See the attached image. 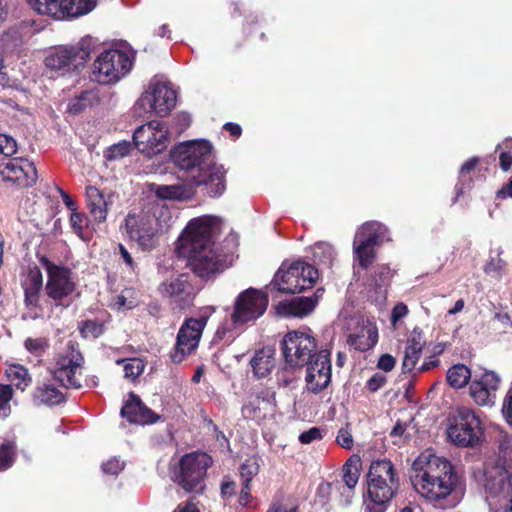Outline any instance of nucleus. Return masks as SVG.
I'll list each match as a JSON object with an SVG mask.
<instances>
[{
  "label": "nucleus",
  "mask_w": 512,
  "mask_h": 512,
  "mask_svg": "<svg viewBox=\"0 0 512 512\" xmlns=\"http://www.w3.org/2000/svg\"><path fill=\"white\" fill-rule=\"evenodd\" d=\"M411 482L416 492L436 508H453L463 497L453 465L431 451L414 460Z\"/></svg>",
  "instance_id": "1"
},
{
  "label": "nucleus",
  "mask_w": 512,
  "mask_h": 512,
  "mask_svg": "<svg viewBox=\"0 0 512 512\" xmlns=\"http://www.w3.org/2000/svg\"><path fill=\"white\" fill-rule=\"evenodd\" d=\"M174 164L189 173L191 181L205 185L212 197L220 196L225 190L223 166L212 164V145L204 139L190 140L176 145L170 152Z\"/></svg>",
  "instance_id": "2"
},
{
  "label": "nucleus",
  "mask_w": 512,
  "mask_h": 512,
  "mask_svg": "<svg viewBox=\"0 0 512 512\" xmlns=\"http://www.w3.org/2000/svg\"><path fill=\"white\" fill-rule=\"evenodd\" d=\"M136 51L128 44L106 49L92 64V77L99 84H116L132 70Z\"/></svg>",
  "instance_id": "3"
},
{
  "label": "nucleus",
  "mask_w": 512,
  "mask_h": 512,
  "mask_svg": "<svg viewBox=\"0 0 512 512\" xmlns=\"http://www.w3.org/2000/svg\"><path fill=\"white\" fill-rule=\"evenodd\" d=\"M284 369H301L317 354V342L310 329L287 332L281 340Z\"/></svg>",
  "instance_id": "4"
},
{
  "label": "nucleus",
  "mask_w": 512,
  "mask_h": 512,
  "mask_svg": "<svg viewBox=\"0 0 512 512\" xmlns=\"http://www.w3.org/2000/svg\"><path fill=\"white\" fill-rule=\"evenodd\" d=\"M176 99V92L167 82L152 80L135 103L134 112L138 117L152 113L163 117L175 107Z\"/></svg>",
  "instance_id": "5"
},
{
  "label": "nucleus",
  "mask_w": 512,
  "mask_h": 512,
  "mask_svg": "<svg viewBox=\"0 0 512 512\" xmlns=\"http://www.w3.org/2000/svg\"><path fill=\"white\" fill-rule=\"evenodd\" d=\"M317 278V269L303 261L289 265L283 263L275 274L272 285L280 292L295 294L311 288Z\"/></svg>",
  "instance_id": "6"
},
{
  "label": "nucleus",
  "mask_w": 512,
  "mask_h": 512,
  "mask_svg": "<svg viewBox=\"0 0 512 512\" xmlns=\"http://www.w3.org/2000/svg\"><path fill=\"white\" fill-rule=\"evenodd\" d=\"M170 219V210L164 205L157 206L153 215L145 214L138 217L128 215L126 219L127 233L140 246L149 249L153 245L154 236Z\"/></svg>",
  "instance_id": "7"
},
{
  "label": "nucleus",
  "mask_w": 512,
  "mask_h": 512,
  "mask_svg": "<svg viewBox=\"0 0 512 512\" xmlns=\"http://www.w3.org/2000/svg\"><path fill=\"white\" fill-rule=\"evenodd\" d=\"M221 219L203 215L191 219L178 239L177 249L215 246V237L220 233Z\"/></svg>",
  "instance_id": "8"
},
{
  "label": "nucleus",
  "mask_w": 512,
  "mask_h": 512,
  "mask_svg": "<svg viewBox=\"0 0 512 512\" xmlns=\"http://www.w3.org/2000/svg\"><path fill=\"white\" fill-rule=\"evenodd\" d=\"M211 464L212 459L206 453L185 454L179 462V470L175 474L174 481L186 492H202L204 478Z\"/></svg>",
  "instance_id": "9"
},
{
  "label": "nucleus",
  "mask_w": 512,
  "mask_h": 512,
  "mask_svg": "<svg viewBox=\"0 0 512 512\" xmlns=\"http://www.w3.org/2000/svg\"><path fill=\"white\" fill-rule=\"evenodd\" d=\"M83 362L81 353L72 342H69L55 358L52 369L54 379L65 388H81Z\"/></svg>",
  "instance_id": "10"
},
{
  "label": "nucleus",
  "mask_w": 512,
  "mask_h": 512,
  "mask_svg": "<svg viewBox=\"0 0 512 512\" xmlns=\"http://www.w3.org/2000/svg\"><path fill=\"white\" fill-rule=\"evenodd\" d=\"M188 258L192 271L201 278H210L222 272L227 266L226 255L215 246L195 247L193 250L177 249Z\"/></svg>",
  "instance_id": "11"
},
{
  "label": "nucleus",
  "mask_w": 512,
  "mask_h": 512,
  "mask_svg": "<svg viewBox=\"0 0 512 512\" xmlns=\"http://www.w3.org/2000/svg\"><path fill=\"white\" fill-rule=\"evenodd\" d=\"M267 306L268 296L265 292L248 288L236 297L231 321L234 326L253 322L265 313Z\"/></svg>",
  "instance_id": "12"
},
{
  "label": "nucleus",
  "mask_w": 512,
  "mask_h": 512,
  "mask_svg": "<svg viewBox=\"0 0 512 512\" xmlns=\"http://www.w3.org/2000/svg\"><path fill=\"white\" fill-rule=\"evenodd\" d=\"M448 436L459 446L476 445L483 436V427L479 416L470 408H459L454 424L448 429Z\"/></svg>",
  "instance_id": "13"
},
{
  "label": "nucleus",
  "mask_w": 512,
  "mask_h": 512,
  "mask_svg": "<svg viewBox=\"0 0 512 512\" xmlns=\"http://www.w3.org/2000/svg\"><path fill=\"white\" fill-rule=\"evenodd\" d=\"M90 41V36H86L80 46H58L52 49L45 57V66L54 71L66 72L84 65L91 53V49L86 47Z\"/></svg>",
  "instance_id": "14"
},
{
  "label": "nucleus",
  "mask_w": 512,
  "mask_h": 512,
  "mask_svg": "<svg viewBox=\"0 0 512 512\" xmlns=\"http://www.w3.org/2000/svg\"><path fill=\"white\" fill-rule=\"evenodd\" d=\"M48 274L46 293L57 305H69L71 295L75 291V283L71 278V271L63 266L45 262Z\"/></svg>",
  "instance_id": "15"
},
{
  "label": "nucleus",
  "mask_w": 512,
  "mask_h": 512,
  "mask_svg": "<svg viewBox=\"0 0 512 512\" xmlns=\"http://www.w3.org/2000/svg\"><path fill=\"white\" fill-rule=\"evenodd\" d=\"M133 140L142 153L158 154L168 145V129L162 122L150 121L135 130Z\"/></svg>",
  "instance_id": "16"
},
{
  "label": "nucleus",
  "mask_w": 512,
  "mask_h": 512,
  "mask_svg": "<svg viewBox=\"0 0 512 512\" xmlns=\"http://www.w3.org/2000/svg\"><path fill=\"white\" fill-rule=\"evenodd\" d=\"M207 319L206 316L190 318L181 326L174 352L171 354L174 363L182 362L185 356L197 348Z\"/></svg>",
  "instance_id": "17"
},
{
  "label": "nucleus",
  "mask_w": 512,
  "mask_h": 512,
  "mask_svg": "<svg viewBox=\"0 0 512 512\" xmlns=\"http://www.w3.org/2000/svg\"><path fill=\"white\" fill-rule=\"evenodd\" d=\"M485 488L491 496L508 499V512H512V450L507 453L502 465L486 472Z\"/></svg>",
  "instance_id": "18"
},
{
  "label": "nucleus",
  "mask_w": 512,
  "mask_h": 512,
  "mask_svg": "<svg viewBox=\"0 0 512 512\" xmlns=\"http://www.w3.org/2000/svg\"><path fill=\"white\" fill-rule=\"evenodd\" d=\"M305 366V383L308 391L318 394L329 386L332 376L329 351H319Z\"/></svg>",
  "instance_id": "19"
},
{
  "label": "nucleus",
  "mask_w": 512,
  "mask_h": 512,
  "mask_svg": "<svg viewBox=\"0 0 512 512\" xmlns=\"http://www.w3.org/2000/svg\"><path fill=\"white\" fill-rule=\"evenodd\" d=\"M368 497L364 500L365 512H385L388 503L398 488V482L380 481L368 478Z\"/></svg>",
  "instance_id": "20"
},
{
  "label": "nucleus",
  "mask_w": 512,
  "mask_h": 512,
  "mask_svg": "<svg viewBox=\"0 0 512 512\" xmlns=\"http://www.w3.org/2000/svg\"><path fill=\"white\" fill-rule=\"evenodd\" d=\"M0 175L4 181H9L21 187L35 184L37 170L34 164L23 158L8 160L0 166Z\"/></svg>",
  "instance_id": "21"
},
{
  "label": "nucleus",
  "mask_w": 512,
  "mask_h": 512,
  "mask_svg": "<svg viewBox=\"0 0 512 512\" xmlns=\"http://www.w3.org/2000/svg\"><path fill=\"white\" fill-rule=\"evenodd\" d=\"M500 379L492 371H486L479 378H474L469 387V394L473 401L483 407H491L495 403L496 391Z\"/></svg>",
  "instance_id": "22"
},
{
  "label": "nucleus",
  "mask_w": 512,
  "mask_h": 512,
  "mask_svg": "<svg viewBox=\"0 0 512 512\" xmlns=\"http://www.w3.org/2000/svg\"><path fill=\"white\" fill-rule=\"evenodd\" d=\"M159 291L163 296L174 299L180 308L189 305L193 299L192 287L184 275L161 283Z\"/></svg>",
  "instance_id": "23"
},
{
  "label": "nucleus",
  "mask_w": 512,
  "mask_h": 512,
  "mask_svg": "<svg viewBox=\"0 0 512 512\" xmlns=\"http://www.w3.org/2000/svg\"><path fill=\"white\" fill-rule=\"evenodd\" d=\"M121 416L131 423L140 425L151 424L157 421L158 416L148 407H146L140 398L130 393L128 400L121 409Z\"/></svg>",
  "instance_id": "24"
},
{
  "label": "nucleus",
  "mask_w": 512,
  "mask_h": 512,
  "mask_svg": "<svg viewBox=\"0 0 512 512\" xmlns=\"http://www.w3.org/2000/svg\"><path fill=\"white\" fill-rule=\"evenodd\" d=\"M251 398L243 407L242 415L246 419L261 420L274 412V393L265 392Z\"/></svg>",
  "instance_id": "25"
},
{
  "label": "nucleus",
  "mask_w": 512,
  "mask_h": 512,
  "mask_svg": "<svg viewBox=\"0 0 512 512\" xmlns=\"http://www.w3.org/2000/svg\"><path fill=\"white\" fill-rule=\"evenodd\" d=\"M250 366L256 378L267 377L276 366L275 350L271 347L256 350L250 359Z\"/></svg>",
  "instance_id": "26"
},
{
  "label": "nucleus",
  "mask_w": 512,
  "mask_h": 512,
  "mask_svg": "<svg viewBox=\"0 0 512 512\" xmlns=\"http://www.w3.org/2000/svg\"><path fill=\"white\" fill-rule=\"evenodd\" d=\"M317 300L311 297H297L290 301L280 302L277 307V313L284 317H304L311 313Z\"/></svg>",
  "instance_id": "27"
},
{
  "label": "nucleus",
  "mask_w": 512,
  "mask_h": 512,
  "mask_svg": "<svg viewBox=\"0 0 512 512\" xmlns=\"http://www.w3.org/2000/svg\"><path fill=\"white\" fill-rule=\"evenodd\" d=\"M354 240H356V243L360 241L371 246H377L389 240L388 229L379 222H367L357 230Z\"/></svg>",
  "instance_id": "28"
},
{
  "label": "nucleus",
  "mask_w": 512,
  "mask_h": 512,
  "mask_svg": "<svg viewBox=\"0 0 512 512\" xmlns=\"http://www.w3.org/2000/svg\"><path fill=\"white\" fill-rule=\"evenodd\" d=\"M58 13L54 19L76 18L88 14L95 7V0H57Z\"/></svg>",
  "instance_id": "29"
},
{
  "label": "nucleus",
  "mask_w": 512,
  "mask_h": 512,
  "mask_svg": "<svg viewBox=\"0 0 512 512\" xmlns=\"http://www.w3.org/2000/svg\"><path fill=\"white\" fill-rule=\"evenodd\" d=\"M87 206L97 223L105 222L108 213V201L104 194L95 186L86 188Z\"/></svg>",
  "instance_id": "30"
},
{
  "label": "nucleus",
  "mask_w": 512,
  "mask_h": 512,
  "mask_svg": "<svg viewBox=\"0 0 512 512\" xmlns=\"http://www.w3.org/2000/svg\"><path fill=\"white\" fill-rule=\"evenodd\" d=\"M42 285L43 278L41 271L38 268L30 269L22 281L27 307H35L37 305Z\"/></svg>",
  "instance_id": "31"
},
{
  "label": "nucleus",
  "mask_w": 512,
  "mask_h": 512,
  "mask_svg": "<svg viewBox=\"0 0 512 512\" xmlns=\"http://www.w3.org/2000/svg\"><path fill=\"white\" fill-rule=\"evenodd\" d=\"M378 338V332L375 326H372L369 322L363 325L359 332L350 333L348 336V342L357 350L365 351L373 347Z\"/></svg>",
  "instance_id": "32"
},
{
  "label": "nucleus",
  "mask_w": 512,
  "mask_h": 512,
  "mask_svg": "<svg viewBox=\"0 0 512 512\" xmlns=\"http://www.w3.org/2000/svg\"><path fill=\"white\" fill-rule=\"evenodd\" d=\"M361 469V458L359 455H352L342 468V479L349 490L351 492L357 485Z\"/></svg>",
  "instance_id": "33"
},
{
  "label": "nucleus",
  "mask_w": 512,
  "mask_h": 512,
  "mask_svg": "<svg viewBox=\"0 0 512 512\" xmlns=\"http://www.w3.org/2000/svg\"><path fill=\"white\" fill-rule=\"evenodd\" d=\"M378 478L385 482H398L393 464L389 460H376L371 463L367 478Z\"/></svg>",
  "instance_id": "34"
},
{
  "label": "nucleus",
  "mask_w": 512,
  "mask_h": 512,
  "mask_svg": "<svg viewBox=\"0 0 512 512\" xmlns=\"http://www.w3.org/2000/svg\"><path fill=\"white\" fill-rule=\"evenodd\" d=\"M152 187L160 199L181 200L190 196V191L182 184L153 185Z\"/></svg>",
  "instance_id": "35"
},
{
  "label": "nucleus",
  "mask_w": 512,
  "mask_h": 512,
  "mask_svg": "<svg viewBox=\"0 0 512 512\" xmlns=\"http://www.w3.org/2000/svg\"><path fill=\"white\" fill-rule=\"evenodd\" d=\"M98 101L99 98L94 90H86L70 100L68 111L72 114H78L87 107L95 105Z\"/></svg>",
  "instance_id": "36"
},
{
  "label": "nucleus",
  "mask_w": 512,
  "mask_h": 512,
  "mask_svg": "<svg viewBox=\"0 0 512 512\" xmlns=\"http://www.w3.org/2000/svg\"><path fill=\"white\" fill-rule=\"evenodd\" d=\"M471 378L470 369L464 364H456L447 371V381L453 388L464 387Z\"/></svg>",
  "instance_id": "37"
},
{
  "label": "nucleus",
  "mask_w": 512,
  "mask_h": 512,
  "mask_svg": "<svg viewBox=\"0 0 512 512\" xmlns=\"http://www.w3.org/2000/svg\"><path fill=\"white\" fill-rule=\"evenodd\" d=\"M6 376L13 385L21 390H24L31 383L28 370L22 365H9L6 369Z\"/></svg>",
  "instance_id": "38"
},
{
  "label": "nucleus",
  "mask_w": 512,
  "mask_h": 512,
  "mask_svg": "<svg viewBox=\"0 0 512 512\" xmlns=\"http://www.w3.org/2000/svg\"><path fill=\"white\" fill-rule=\"evenodd\" d=\"M35 400L41 404L55 405L63 400V394L51 385L38 387L34 394Z\"/></svg>",
  "instance_id": "39"
},
{
  "label": "nucleus",
  "mask_w": 512,
  "mask_h": 512,
  "mask_svg": "<svg viewBox=\"0 0 512 512\" xmlns=\"http://www.w3.org/2000/svg\"><path fill=\"white\" fill-rule=\"evenodd\" d=\"M334 247L326 242H320L313 247L315 261L324 266H330L335 258Z\"/></svg>",
  "instance_id": "40"
},
{
  "label": "nucleus",
  "mask_w": 512,
  "mask_h": 512,
  "mask_svg": "<svg viewBox=\"0 0 512 512\" xmlns=\"http://www.w3.org/2000/svg\"><path fill=\"white\" fill-rule=\"evenodd\" d=\"M374 247L363 242L356 243V240L353 242L354 254L356 260H358L359 264L363 268H367L374 260L375 253Z\"/></svg>",
  "instance_id": "41"
},
{
  "label": "nucleus",
  "mask_w": 512,
  "mask_h": 512,
  "mask_svg": "<svg viewBox=\"0 0 512 512\" xmlns=\"http://www.w3.org/2000/svg\"><path fill=\"white\" fill-rule=\"evenodd\" d=\"M16 446L13 441L0 440V471L10 468L15 459Z\"/></svg>",
  "instance_id": "42"
},
{
  "label": "nucleus",
  "mask_w": 512,
  "mask_h": 512,
  "mask_svg": "<svg viewBox=\"0 0 512 512\" xmlns=\"http://www.w3.org/2000/svg\"><path fill=\"white\" fill-rule=\"evenodd\" d=\"M501 251H498L495 257L491 256L484 266V272L494 279H501L503 276L506 262L500 257Z\"/></svg>",
  "instance_id": "43"
},
{
  "label": "nucleus",
  "mask_w": 512,
  "mask_h": 512,
  "mask_svg": "<svg viewBox=\"0 0 512 512\" xmlns=\"http://www.w3.org/2000/svg\"><path fill=\"white\" fill-rule=\"evenodd\" d=\"M123 364L124 377L128 380L134 381L144 370V363L141 359L131 358L117 362Z\"/></svg>",
  "instance_id": "44"
},
{
  "label": "nucleus",
  "mask_w": 512,
  "mask_h": 512,
  "mask_svg": "<svg viewBox=\"0 0 512 512\" xmlns=\"http://www.w3.org/2000/svg\"><path fill=\"white\" fill-rule=\"evenodd\" d=\"M478 162H479V158L473 157V158L469 159L468 161H466L462 165L460 172H459L460 182L456 186L458 195L462 194L464 191L465 185L470 183L471 178H470L469 174L471 173V171H473L475 169Z\"/></svg>",
  "instance_id": "45"
},
{
  "label": "nucleus",
  "mask_w": 512,
  "mask_h": 512,
  "mask_svg": "<svg viewBox=\"0 0 512 512\" xmlns=\"http://www.w3.org/2000/svg\"><path fill=\"white\" fill-rule=\"evenodd\" d=\"M259 461L256 457H250L240 467V476L242 482L250 484L253 477L259 472Z\"/></svg>",
  "instance_id": "46"
},
{
  "label": "nucleus",
  "mask_w": 512,
  "mask_h": 512,
  "mask_svg": "<svg viewBox=\"0 0 512 512\" xmlns=\"http://www.w3.org/2000/svg\"><path fill=\"white\" fill-rule=\"evenodd\" d=\"M497 149L500 150V167L503 171H508L512 166V138L498 144Z\"/></svg>",
  "instance_id": "47"
},
{
  "label": "nucleus",
  "mask_w": 512,
  "mask_h": 512,
  "mask_svg": "<svg viewBox=\"0 0 512 512\" xmlns=\"http://www.w3.org/2000/svg\"><path fill=\"white\" fill-rule=\"evenodd\" d=\"M70 224L73 231L82 239L85 238L86 230L90 226V221L85 214L74 211L70 216Z\"/></svg>",
  "instance_id": "48"
},
{
  "label": "nucleus",
  "mask_w": 512,
  "mask_h": 512,
  "mask_svg": "<svg viewBox=\"0 0 512 512\" xmlns=\"http://www.w3.org/2000/svg\"><path fill=\"white\" fill-rule=\"evenodd\" d=\"M29 5L39 14L50 17L58 13L57 0H28Z\"/></svg>",
  "instance_id": "49"
},
{
  "label": "nucleus",
  "mask_w": 512,
  "mask_h": 512,
  "mask_svg": "<svg viewBox=\"0 0 512 512\" xmlns=\"http://www.w3.org/2000/svg\"><path fill=\"white\" fill-rule=\"evenodd\" d=\"M13 398V389L10 385L0 384V418L4 419L11 413L10 401Z\"/></svg>",
  "instance_id": "50"
},
{
  "label": "nucleus",
  "mask_w": 512,
  "mask_h": 512,
  "mask_svg": "<svg viewBox=\"0 0 512 512\" xmlns=\"http://www.w3.org/2000/svg\"><path fill=\"white\" fill-rule=\"evenodd\" d=\"M422 351L405 348L404 357L402 361V370L404 373L412 372L420 358Z\"/></svg>",
  "instance_id": "51"
},
{
  "label": "nucleus",
  "mask_w": 512,
  "mask_h": 512,
  "mask_svg": "<svg viewBox=\"0 0 512 512\" xmlns=\"http://www.w3.org/2000/svg\"><path fill=\"white\" fill-rule=\"evenodd\" d=\"M130 152V144L128 142H121L111 146L105 152V158L107 160H116L128 155Z\"/></svg>",
  "instance_id": "52"
},
{
  "label": "nucleus",
  "mask_w": 512,
  "mask_h": 512,
  "mask_svg": "<svg viewBox=\"0 0 512 512\" xmlns=\"http://www.w3.org/2000/svg\"><path fill=\"white\" fill-rule=\"evenodd\" d=\"M425 343L426 341L422 330L420 328H414L407 339L405 348L422 351Z\"/></svg>",
  "instance_id": "53"
},
{
  "label": "nucleus",
  "mask_w": 512,
  "mask_h": 512,
  "mask_svg": "<svg viewBox=\"0 0 512 512\" xmlns=\"http://www.w3.org/2000/svg\"><path fill=\"white\" fill-rule=\"evenodd\" d=\"M131 294V289H125L121 294L114 297L112 305L117 309H132L136 305V301L129 299Z\"/></svg>",
  "instance_id": "54"
},
{
  "label": "nucleus",
  "mask_w": 512,
  "mask_h": 512,
  "mask_svg": "<svg viewBox=\"0 0 512 512\" xmlns=\"http://www.w3.org/2000/svg\"><path fill=\"white\" fill-rule=\"evenodd\" d=\"M25 348L32 354L41 355L48 347L47 340L44 338H28L26 339Z\"/></svg>",
  "instance_id": "55"
},
{
  "label": "nucleus",
  "mask_w": 512,
  "mask_h": 512,
  "mask_svg": "<svg viewBox=\"0 0 512 512\" xmlns=\"http://www.w3.org/2000/svg\"><path fill=\"white\" fill-rule=\"evenodd\" d=\"M17 151L16 141L5 134H0V154L4 156H12Z\"/></svg>",
  "instance_id": "56"
},
{
  "label": "nucleus",
  "mask_w": 512,
  "mask_h": 512,
  "mask_svg": "<svg viewBox=\"0 0 512 512\" xmlns=\"http://www.w3.org/2000/svg\"><path fill=\"white\" fill-rule=\"evenodd\" d=\"M103 333V326L95 321H86L81 327V334L88 338H97Z\"/></svg>",
  "instance_id": "57"
},
{
  "label": "nucleus",
  "mask_w": 512,
  "mask_h": 512,
  "mask_svg": "<svg viewBox=\"0 0 512 512\" xmlns=\"http://www.w3.org/2000/svg\"><path fill=\"white\" fill-rule=\"evenodd\" d=\"M324 436V430L319 427H312L299 435V441L302 444H310L314 441L321 440Z\"/></svg>",
  "instance_id": "58"
},
{
  "label": "nucleus",
  "mask_w": 512,
  "mask_h": 512,
  "mask_svg": "<svg viewBox=\"0 0 512 512\" xmlns=\"http://www.w3.org/2000/svg\"><path fill=\"white\" fill-rule=\"evenodd\" d=\"M337 443L345 448V449H351L353 446V437L350 429L348 428V425H346L345 428H342L338 431L337 437H336Z\"/></svg>",
  "instance_id": "59"
},
{
  "label": "nucleus",
  "mask_w": 512,
  "mask_h": 512,
  "mask_svg": "<svg viewBox=\"0 0 512 512\" xmlns=\"http://www.w3.org/2000/svg\"><path fill=\"white\" fill-rule=\"evenodd\" d=\"M124 468V463L118 458H111L102 465V470L105 474L118 475Z\"/></svg>",
  "instance_id": "60"
},
{
  "label": "nucleus",
  "mask_w": 512,
  "mask_h": 512,
  "mask_svg": "<svg viewBox=\"0 0 512 512\" xmlns=\"http://www.w3.org/2000/svg\"><path fill=\"white\" fill-rule=\"evenodd\" d=\"M387 381V378L382 373H375L367 382H366V388L370 392H376L380 388H382Z\"/></svg>",
  "instance_id": "61"
},
{
  "label": "nucleus",
  "mask_w": 512,
  "mask_h": 512,
  "mask_svg": "<svg viewBox=\"0 0 512 512\" xmlns=\"http://www.w3.org/2000/svg\"><path fill=\"white\" fill-rule=\"evenodd\" d=\"M396 364L395 358L390 354H383L377 363V367L385 372L391 371Z\"/></svg>",
  "instance_id": "62"
},
{
  "label": "nucleus",
  "mask_w": 512,
  "mask_h": 512,
  "mask_svg": "<svg viewBox=\"0 0 512 512\" xmlns=\"http://www.w3.org/2000/svg\"><path fill=\"white\" fill-rule=\"evenodd\" d=\"M391 278V271L388 267H381L375 275V284L379 287L386 285Z\"/></svg>",
  "instance_id": "63"
},
{
  "label": "nucleus",
  "mask_w": 512,
  "mask_h": 512,
  "mask_svg": "<svg viewBox=\"0 0 512 512\" xmlns=\"http://www.w3.org/2000/svg\"><path fill=\"white\" fill-rule=\"evenodd\" d=\"M408 314V307L404 303H398L392 310L391 321L396 324Z\"/></svg>",
  "instance_id": "64"
}]
</instances>
